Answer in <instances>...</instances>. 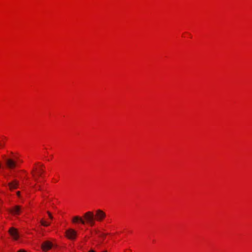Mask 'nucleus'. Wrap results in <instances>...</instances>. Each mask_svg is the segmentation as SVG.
I'll return each mask as SVG.
<instances>
[{"mask_svg":"<svg viewBox=\"0 0 252 252\" xmlns=\"http://www.w3.org/2000/svg\"><path fill=\"white\" fill-rule=\"evenodd\" d=\"M94 216L95 218V220L101 221L105 218L106 214L103 211L98 209L96 211L95 215Z\"/></svg>","mask_w":252,"mask_h":252,"instance_id":"4","label":"nucleus"},{"mask_svg":"<svg viewBox=\"0 0 252 252\" xmlns=\"http://www.w3.org/2000/svg\"><path fill=\"white\" fill-rule=\"evenodd\" d=\"M9 212L12 213L13 215H19L22 211V208L20 206L16 205L11 209H9Z\"/></svg>","mask_w":252,"mask_h":252,"instance_id":"6","label":"nucleus"},{"mask_svg":"<svg viewBox=\"0 0 252 252\" xmlns=\"http://www.w3.org/2000/svg\"><path fill=\"white\" fill-rule=\"evenodd\" d=\"M4 146V144L3 143H0V148H3Z\"/></svg>","mask_w":252,"mask_h":252,"instance_id":"13","label":"nucleus"},{"mask_svg":"<svg viewBox=\"0 0 252 252\" xmlns=\"http://www.w3.org/2000/svg\"><path fill=\"white\" fill-rule=\"evenodd\" d=\"M18 252H26L24 250H20L19 251H18Z\"/></svg>","mask_w":252,"mask_h":252,"instance_id":"14","label":"nucleus"},{"mask_svg":"<svg viewBox=\"0 0 252 252\" xmlns=\"http://www.w3.org/2000/svg\"><path fill=\"white\" fill-rule=\"evenodd\" d=\"M40 223H41V224L42 225L45 226H48L50 224L49 223H47L46 222H45V221H44L43 220H41Z\"/></svg>","mask_w":252,"mask_h":252,"instance_id":"10","label":"nucleus"},{"mask_svg":"<svg viewBox=\"0 0 252 252\" xmlns=\"http://www.w3.org/2000/svg\"><path fill=\"white\" fill-rule=\"evenodd\" d=\"M89 252H95V251L93 250H91L90 251H89Z\"/></svg>","mask_w":252,"mask_h":252,"instance_id":"16","label":"nucleus"},{"mask_svg":"<svg viewBox=\"0 0 252 252\" xmlns=\"http://www.w3.org/2000/svg\"><path fill=\"white\" fill-rule=\"evenodd\" d=\"M1 163H0V168L1 167Z\"/></svg>","mask_w":252,"mask_h":252,"instance_id":"18","label":"nucleus"},{"mask_svg":"<svg viewBox=\"0 0 252 252\" xmlns=\"http://www.w3.org/2000/svg\"><path fill=\"white\" fill-rule=\"evenodd\" d=\"M65 234L67 238L73 240L76 239L77 232L76 230L71 228H69L66 230Z\"/></svg>","mask_w":252,"mask_h":252,"instance_id":"3","label":"nucleus"},{"mask_svg":"<svg viewBox=\"0 0 252 252\" xmlns=\"http://www.w3.org/2000/svg\"><path fill=\"white\" fill-rule=\"evenodd\" d=\"M83 218L84 224L87 223L91 226H93L94 225L95 218L93 212L88 211L85 213L83 216Z\"/></svg>","mask_w":252,"mask_h":252,"instance_id":"1","label":"nucleus"},{"mask_svg":"<svg viewBox=\"0 0 252 252\" xmlns=\"http://www.w3.org/2000/svg\"><path fill=\"white\" fill-rule=\"evenodd\" d=\"M38 189L39 190H41V188H40V187H39V188H38Z\"/></svg>","mask_w":252,"mask_h":252,"instance_id":"17","label":"nucleus"},{"mask_svg":"<svg viewBox=\"0 0 252 252\" xmlns=\"http://www.w3.org/2000/svg\"><path fill=\"white\" fill-rule=\"evenodd\" d=\"M53 246V244L51 242L46 241L42 244L41 248L43 251L46 252L51 249Z\"/></svg>","mask_w":252,"mask_h":252,"instance_id":"7","label":"nucleus"},{"mask_svg":"<svg viewBox=\"0 0 252 252\" xmlns=\"http://www.w3.org/2000/svg\"><path fill=\"white\" fill-rule=\"evenodd\" d=\"M42 172H43V170L42 169H40V171L38 173L39 176H40L41 175V173Z\"/></svg>","mask_w":252,"mask_h":252,"instance_id":"12","label":"nucleus"},{"mask_svg":"<svg viewBox=\"0 0 252 252\" xmlns=\"http://www.w3.org/2000/svg\"><path fill=\"white\" fill-rule=\"evenodd\" d=\"M72 222L74 223L80 222L81 223L84 224L83 219L79 216L74 217L72 219Z\"/></svg>","mask_w":252,"mask_h":252,"instance_id":"8","label":"nucleus"},{"mask_svg":"<svg viewBox=\"0 0 252 252\" xmlns=\"http://www.w3.org/2000/svg\"><path fill=\"white\" fill-rule=\"evenodd\" d=\"M104 235L103 234H101L100 236H103Z\"/></svg>","mask_w":252,"mask_h":252,"instance_id":"20","label":"nucleus"},{"mask_svg":"<svg viewBox=\"0 0 252 252\" xmlns=\"http://www.w3.org/2000/svg\"><path fill=\"white\" fill-rule=\"evenodd\" d=\"M9 233L15 240H17L19 238V233L17 229L11 227L9 230Z\"/></svg>","mask_w":252,"mask_h":252,"instance_id":"5","label":"nucleus"},{"mask_svg":"<svg viewBox=\"0 0 252 252\" xmlns=\"http://www.w3.org/2000/svg\"><path fill=\"white\" fill-rule=\"evenodd\" d=\"M18 185V183L16 181H14L13 182L10 183L8 184L9 188L10 189H16Z\"/></svg>","mask_w":252,"mask_h":252,"instance_id":"9","label":"nucleus"},{"mask_svg":"<svg viewBox=\"0 0 252 252\" xmlns=\"http://www.w3.org/2000/svg\"><path fill=\"white\" fill-rule=\"evenodd\" d=\"M47 213H48V214L49 217H50V218L51 219H53V217H52V216L51 214L49 212H47Z\"/></svg>","mask_w":252,"mask_h":252,"instance_id":"11","label":"nucleus"},{"mask_svg":"<svg viewBox=\"0 0 252 252\" xmlns=\"http://www.w3.org/2000/svg\"><path fill=\"white\" fill-rule=\"evenodd\" d=\"M5 164L6 167L9 169H13L17 166L16 161L11 158H5Z\"/></svg>","mask_w":252,"mask_h":252,"instance_id":"2","label":"nucleus"},{"mask_svg":"<svg viewBox=\"0 0 252 252\" xmlns=\"http://www.w3.org/2000/svg\"><path fill=\"white\" fill-rule=\"evenodd\" d=\"M20 191H17V195H18V196H19V195H20Z\"/></svg>","mask_w":252,"mask_h":252,"instance_id":"15","label":"nucleus"},{"mask_svg":"<svg viewBox=\"0 0 252 252\" xmlns=\"http://www.w3.org/2000/svg\"><path fill=\"white\" fill-rule=\"evenodd\" d=\"M35 181H37V179L36 178H35Z\"/></svg>","mask_w":252,"mask_h":252,"instance_id":"19","label":"nucleus"}]
</instances>
